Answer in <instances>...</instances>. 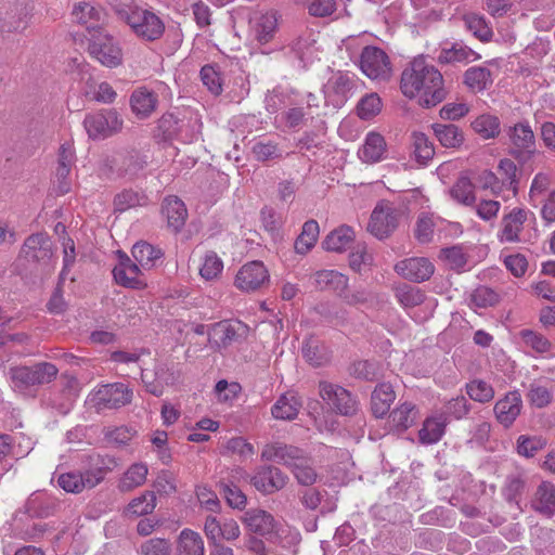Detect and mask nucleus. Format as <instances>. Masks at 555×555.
<instances>
[{"label":"nucleus","mask_w":555,"mask_h":555,"mask_svg":"<svg viewBox=\"0 0 555 555\" xmlns=\"http://www.w3.org/2000/svg\"><path fill=\"white\" fill-rule=\"evenodd\" d=\"M400 89L409 99L420 95L424 107L436 106L447 95L442 74L424 55L414 57L403 69Z\"/></svg>","instance_id":"nucleus-1"},{"label":"nucleus","mask_w":555,"mask_h":555,"mask_svg":"<svg viewBox=\"0 0 555 555\" xmlns=\"http://www.w3.org/2000/svg\"><path fill=\"white\" fill-rule=\"evenodd\" d=\"M90 467L85 473L70 472L60 475L59 486L66 492L79 493L85 488L92 489L98 486L111 469L109 464L114 460L102 457L100 455L89 456Z\"/></svg>","instance_id":"nucleus-2"},{"label":"nucleus","mask_w":555,"mask_h":555,"mask_svg":"<svg viewBox=\"0 0 555 555\" xmlns=\"http://www.w3.org/2000/svg\"><path fill=\"white\" fill-rule=\"evenodd\" d=\"M59 369L50 362H38L34 365H21L10 369V377L15 389L25 391L30 387L53 382Z\"/></svg>","instance_id":"nucleus-3"},{"label":"nucleus","mask_w":555,"mask_h":555,"mask_svg":"<svg viewBox=\"0 0 555 555\" xmlns=\"http://www.w3.org/2000/svg\"><path fill=\"white\" fill-rule=\"evenodd\" d=\"M126 23L133 33L145 41H155L165 33V24L154 12L134 8L126 14Z\"/></svg>","instance_id":"nucleus-4"},{"label":"nucleus","mask_w":555,"mask_h":555,"mask_svg":"<svg viewBox=\"0 0 555 555\" xmlns=\"http://www.w3.org/2000/svg\"><path fill=\"white\" fill-rule=\"evenodd\" d=\"M511 141L508 154L518 163L525 164L535 153V135L528 121L517 122L506 129Z\"/></svg>","instance_id":"nucleus-5"},{"label":"nucleus","mask_w":555,"mask_h":555,"mask_svg":"<svg viewBox=\"0 0 555 555\" xmlns=\"http://www.w3.org/2000/svg\"><path fill=\"white\" fill-rule=\"evenodd\" d=\"M362 73L373 80L387 81L391 77L392 68L387 53L374 46L363 48L360 55Z\"/></svg>","instance_id":"nucleus-6"},{"label":"nucleus","mask_w":555,"mask_h":555,"mask_svg":"<svg viewBox=\"0 0 555 555\" xmlns=\"http://www.w3.org/2000/svg\"><path fill=\"white\" fill-rule=\"evenodd\" d=\"M88 51L92 57L106 67H117L122 63V51L118 42L108 34H92Z\"/></svg>","instance_id":"nucleus-7"},{"label":"nucleus","mask_w":555,"mask_h":555,"mask_svg":"<svg viewBox=\"0 0 555 555\" xmlns=\"http://www.w3.org/2000/svg\"><path fill=\"white\" fill-rule=\"evenodd\" d=\"M320 397L336 413L345 416H352L357 413L358 402L350 391L344 387L330 382L319 383Z\"/></svg>","instance_id":"nucleus-8"},{"label":"nucleus","mask_w":555,"mask_h":555,"mask_svg":"<svg viewBox=\"0 0 555 555\" xmlns=\"http://www.w3.org/2000/svg\"><path fill=\"white\" fill-rule=\"evenodd\" d=\"M83 126L91 139H104L121 130L122 119L115 109H104L87 115Z\"/></svg>","instance_id":"nucleus-9"},{"label":"nucleus","mask_w":555,"mask_h":555,"mask_svg":"<svg viewBox=\"0 0 555 555\" xmlns=\"http://www.w3.org/2000/svg\"><path fill=\"white\" fill-rule=\"evenodd\" d=\"M132 390L124 383L102 385L91 397L98 412L105 409H119L132 400Z\"/></svg>","instance_id":"nucleus-10"},{"label":"nucleus","mask_w":555,"mask_h":555,"mask_svg":"<svg viewBox=\"0 0 555 555\" xmlns=\"http://www.w3.org/2000/svg\"><path fill=\"white\" fill-rule=\"evenodd\" d=\"M289 477L278 466L261 465L256 468L250 483L262 494L270 495L286 487Z\"/></svg>","instance_id":"nucleus-11"},{"label":"nucleus","mask_w":555,"mask_h":555,"mask_svg":"<svg viewBox=\"0 0 555 555\" xmlns=\"http://www.w3.org/2000/svg\"><path fill=\"white\" fill-rule=\"evenodd\" d=\"M52 245V241L48 234H31L25 240L22 246L20 259H24L31 264L46 266L53 255Z\"/></svg>","instance_id":"nucleus-12"},{"label":"nucleus","mask_w":555,"mask_h":555,"mask_svg":"<svg viewBox=\"0 0 555 555\" xmlns=\"http://www.w3.org/2000/svg\"><path fill=\"white\" fill-rule=\"evenodd\" d=\"M146 157L139 151L131 150L117 153L112 158L105 159V167L118 177L133 179L146 166Z\"/></svg>","instance_id":"nucleus-13"},{"label":"nucleus","mask_w":555,"mask_h":555,"mask_svg":"<svg viewBox=\"0 0 555 555\" xmlns=\"http://www.w3.org/2000/svg\"><path fill=\"white\" fill-rule=\"evenodd\" d=\"M401 212L389 205H377L370 218L367 231L384 240L388 237L398 227Z\"/></svg>","instance_id":"nucleus-14"},{"label":"nucleus","mask_w":555,"mask_h":555,"mask_svg":"<svg viewBox=\"0 0 555 555\" xmlns=\"http://www.w3.org/2000/svg\"><path fill=\"white\" fill-rule=\"evenodd\" d=\"M269 283V272L261 261L244 264L236 274L235 285L244 292H255Z\"/></svg>","instance_id":"nucleus-15"},{"label":"nucleus","mask_w":555,"mask_h":555,"mask_svg":"<svg viewBox=\"0 0 555 555\" xmlns=\"http://www.w3.org/2000/svg\"><path fill=\"white\" fill-rule=\"evenodd\" d=\"M395 271L405 280L422 283L431 278L435 267L427 258L412 257L397 262Z\"/></svg>","instance_id":"nucleus-16"},{"label":"nucleus","mask_w":555,"mask_h":555,"mask_svg":"<svg viewBox=\"0 0 555 555\" xmlns=\"http://www.w3.org/2000/svg\"><path fill=\"white\" fill-rule=\"evenodd\" d=\"M243 524L254 534L271 540L275 535L276 522L274 517L259 508L248 509L242 517Z\"/></svg>","instance_id":"nucleus-17"},{"label":"nucleus","mask_w":555,"mask_h":555,"mask_svg":"<svg viewBox=\"0 0 555 555\" xmlns=\"http://www.w3.org/2000/svg\"><path fill=\"white\" fill-rule=\"evenodd\" d=\"M247 332L242 323L232 324L228 321H220L211 326L209 332V343L218 348H227L233 343L244 338Z\"/></svg>","instance_id":"nucleus-18"},{"label":"nucleus","mask_w":555,"mask_h":555,"mask_svg":"<svg viewBox=\"0 0 555 555\" xmlns=\"http://www.w3.org/2000/svg\"><path fill=\"white\" fill-rule=\"evenodd\" d=\"M522 409V399L517 390L507 392L504 398L494 404V414L500 424L509 427L519 416Z\"/></svg>","instance_id":"nucleus-19"},{"label":"nucleus","mask_w":555,"mask_h":555,"mask_svg":"<svg viewBox=\"0 0 555 555\" xmlns=\"http://www.w3.org/2000/svg\"><path fill=\"white\" fill-rule=\"evenodd\" d=\"M300 451V448L293 444L271 442L263 446L261 460L266 462H275L288 468L294 460H298L297 455Z\"/></svg>","instance_id":"nucleus-20"},{"label":"nucleus","mask_w":555,"mask_h":555,"mask_svg":"<svg viewBox=\"0 0 555 555\" xmlns=\"http://www.w3.org/2000/svg\"><path fill=\"white\" fill-rule=\"evenodd\" d=\"M354 81L352 77L343 72H337L331 77L325 86V95L328 98L334 105H343L348 93L353 89Z\"/></svg>","instance_id":"nucleus-21"},{"label":"nucleus","mask_w":555,"mask_h":555,"mask_svg":"<svg viewBox=\"0 0 555 555\" xmlns=\"http://www.w3.org/2000/svg\"><path fill=\"white\" fill-rule=\"evenodd\" d=\"M297 459L294 460L288 469L299 485L305 487L312 486L318 480V473L313 466L312 457L301 449Z\"/></svg>","instance_id":"nucleus-22"},{"label":"nucleus","mask_w":555,"mask_h":555,"mask_svg":"<svg viewBox=\"0 0 555 555\" xmlns=\"http://www.w3.org/2000/svg\"><path fill=\"white\" fill-rule=\"evenodd\" d=\"M73 16L79 24L86 26L87 30L96 34L101 33L100 29L104 23L105 12L90 3L81 2L75 5Z\"/></svg>","instance_id":"nucleus-23"},{"label":"nucleus","mask_w":555,"mask_h":555,"mask_svg":"<svg viewBox=\"0 0 555 555\" xmlns=\"http://www.w3.org/2000/svg\"><path fill=\"white\" fill-rule=\"evenodd\" d=\"M162 214L173 232H179L185 224L188 210L184 203L177 196H167L162 205Z\"/></svg>","instance_id":"nucleus-24"},{"label":"nucleus","mask_w":555,"mask_h":555,"mask_svg":"<svg viewBox=\"0 0 555 555\" xmlns=\"http://www.w3.org/2000/svg\"><path fill=\"white\" fill-rule=\"evenodd\" d=\"M301 352L306 361L314 367L324 366L331 361L332 352L328 347L313 336L305 340Z\"/></svg>","instance_id":"nucleus-25"},{"label":"nucleus","mask_w":555,"mask_h":555,"mask_svg":"<svg viewBox=\"0 0 555 555\" xmlns=\"http://www.w3.org/2000/svg\"><path fill=\"white\" fill-rule=\"evenodd\" d=\"M532 508L550 518L555 515V486L550 481H542L534 493Z\"/></svg>","instance_id":"nucleus-26"},{"label":"nucleus","mask_w":555,"mask_h":555,"mask_svg":"<svg viewBox=\"0 0 555 555\" xmlns=\"http://www.w3.org/2000/svg\"><path fill=\"white\" fill-rule=\"evenodd\" d=\"M139 266V263L132 262L129 257L125 256L113 270L115 281L125 287L140 288L143 283L140 280Z\"/></svg>","instance_id":"nucleus-27"},{"label":"nucleus","mask_w":555,"mask_h":555,"mask_svg":"<svg viewBox=\"0 0 555 555\" xmlns=\"http://www.w3.org/2000/svg\"><path fill=\"white\" fill-rule=\"evenodd\" d=\"M396 399L395 390L389 383L378 384L371 396V410L375 417H384Z\"/></svg>","instance_id":"nucleus-28"},{"label":"nucleus","mask_w":555,"mask_h":555,"mask_svg":"<svg viewBox=\"0 0 555 555\" xmlns=\"http://www.w3.org/2000/svg\"><path fill=\"white\" fill-rule=\"evenodd\" d=\"M527 220V212L521 208H514L508 215L502 219V242H519V233Z\"/></svg>","instance_id":"nucleus-29"},{"label":"nucleus","mask_w":555,"mask_h":555,"mask_svg":"<svg viewBox=\"0 0 555 555\" xmlns=\"http://www.w3.org/2000/svg\"><path fill=\"white\" fill-rule=\"evenodd\" d=\"M449 417L444 414L427 417L418 431L420 442L423 444L437 443L443 436Z\"/></svg>","instance_id":"nucleus-30"},{"label":"nucleus","mask_w":555,"mask_h":555,"mask_svg":"<svg viewBox=\"0 0 555 555\" xmlns=\"http://www.w3.org/2000/svg\"><path fill=\"white\" fill-rule=\"evenodd\" d=\"M386 141L380 133H367L364 144L359 150V157L367 164H374L383 159L386 153Z\"/></svg>","instance_id":"nucleus-31"},{"label":"nucleus","mask_w":555,"mask_h":555,"mask_svg":"<svg viewBox=\"0 0 555 555\" xmlns=\"http://www.w3.org/2000/svg\"><path fill=\"white\" fill-rule=\"evenodd\" d=\"M314 283L320 291H333L343 296L348 287V278L335 270H321L314 274Z\"/></svg>","instance_id":"nucleus-32"},{"label":"nucleus","mask_w":555,"mask_h":555,"mask_svg":"<svg viewBox=\"0 0 555 555\" xmlns=\"http://www.w3.org/2000/svg\"><path fill=\"white\" fill-rule=\"evenodd\" d=\"M470 56L473 60L480 59V55L469 47L462 42H454L450 48H442L438 55L439 64H457L469 61Z\"/></svg>","instance_id":"nucleus-33"},{"label":"nucleus","mask_w":555,"mask_h":555,"mask_svg":"<svg viewBox=\"0 0 555 555\" xmlns=\"http://www.w3.org/2000/svg\"><path fill=\"white\" fill-rule=\"evenodd\" d=\"M157 95L145 88L135 90L130 98L132 112L140 118L150 116L156 107Z\"/></svg>","instance_id":"nucleus-34"},{"label":"nucleus","mask_w":555,"mask_h":555,"mask_svg":"<svg viewBox=\"0 0 555 555\" xmlns=\"http://www.w3.org/2000/svg\"><path fill=\"white\" fill-rule=\"evenodd\" d=\"M353 230L348 225H340L326 235L322 246L327 251L341 253L353 242Z\"/></svg>","instance_id":"nucleus-35"},{"label":"nucleus","mask_w":555,"mask_h":555,"mask_svg":"<svg viewBox=\"0 0 555 555\" xmlns=\"http://www.w3.org/2000/svg\"><path fill=\"white\" fill-rule=\"evenodd\" d=\"M392 289L396 299L404 309L421 306L426 299V294L420 287L411 284L400 283Z\"/></svg>","instance_id":"nucleus-36"},{"label":"nucleus","mask_w":555,"mask_h":555,"mask_svg":"<svg viewBox=\"0 0 555 555\" xmlns=\"http://www.w3.org/2000/svg\"><path fill=\"white\" fill-rule=\"evenodd\" d=\"M177 553L178 555H204V541L199 533L188 528L183 529L178 538Z\"/></svg>","instance_id":"nucleus-37"},{"label":"nucleus","mask_w":555,"mask_h":555,"mask_svg":"<svg viewBox=\"0 0 555 555\" xmlns=\"http://www.w3.org/2000/svg\"><path fill=\"white\" fill-rule=\"evenodd\" d=\"M431 128L440 144L447 149H456L464 141L463 131L453 124H434Z\"/></svg>","instance_id":"nucleus-38"},{"label":"nucleus","mask_w":555,"mask_h":555,"mask_svg":"<svg viewBox=\"0 0 555 555\" xmlns=\"http://www.w3.org/2000/svg\"><path fill=\"white\" fill-rule=\"evenodd\" d=\"M462 22L466 30L473 34L481 42H489L493 37V30L482 15L477 13H466L462 16Z\"/></svg>","instance_id":"nucleus-39"},{"label":"nucleus","mask_w":555,"mask_h":555,"mask_svg":"<svg viewBox=\"0 0 555 555\" xmlns=\"http://www.w3.org/2000/svg\"><path fill=\"white\" fill-rule=\"evenodd\" d=\"M156 507V496L153 491H145L138 498H134L124 509V516L137 518L152 514Z\"/></svg>","instance_id":"nucleus-40"},{"label":"nucleus","mask_w":555,"mask_h":555,"mask_svg":"<svg viewBox=\"0 0 555 555\" xmlns=\"http://www.w3.org/2000/svg\"><path fill=\"white\" fill-rule=\"evenodd\" d=\"M492 74L483 66H473L464 73V83L474 92H481L492 85Z\"/></svg>","instance_id":"nucleus-41"},{"label":"nucleus","mask_w":555,"mask_h":555,"mask_svg":"<svg viewBox=\"0 0 555 555\" xmlns=\"http://www.w3.org/2000/svg\"><path fill=\"white\" fill-rule=\"evenodd\" d=\"M147 472V466L145 464H132L119 479L118 489L121 492H130L142 486L146 480Z\"/></svg>","instance_id":"nucleus-42"},{"label":"nucleus","mask_w":555,"mask_h":555,"mask_svg":"<svg viewBox=\"0 0 555 555\" xmlns=\"http://www.w3.org/2000/svg\"><path fill=\"white\" fill-rule=\"evenodd\" d=\"M527 479L522 474H511L506 477L502 494L508 503H514L519 509L520 498L525 493Z\"/></svg>","instance_id":"nucleus-43"},{"label":"nucleus","mask_w":555,"mask_h":555,"mask_svg":"<svg viewBox=\"0 0 555 555\" xmlns=\"http://www.w3.org/2000/svg\"><path fill=\"white\" fill-rule=\"evenodd\" d=\"M418 417V410L415 404L411 402H403L390 413V418L393 426L404 431L410 428Z\"/></svg>","instance_id":"nucleus-44"},{"label":"nucleus","mask_w":555,"mask_h":555,"mask_svg":"<svg viewBox=\"0 0 555 555\" xmlns=\"http://www.w3.org/2000/svg\"><path fill=\"white\" fill-rule=\"evenodd\" d=\"M300 405L294 395H282L273 404L271 413L276 420L292 421L297 417Z\"/></svg>","instance_id":"nucleus-45"},{"label":"nucleus","mask_w":555,"mask_h":555,"mask_svg":"<svg viewBox=\"0 0 555 555\" xmlns=\"http://www.w3.org/2000/svg\"><path fill=\"white\" fill-rule=\"evenodd\" d=\"M319 223L311 219L304 223L302 231L295 241V250L298 254H307L317 243L319 237Z\"/></svg>","instance_id":"nucleus-46"},{"label":"nucleus","mask_w":555,"mask_h":555,"mask_svg":"<svg viewBox=\"0 0 555 555\" xmlns=\"http://www.w3.org/2000/svg\"><path fill=\"white\" fill-rule=\"evenodd\" d=\"M149 197L139 191L125 189L114 197V208L116 211L124 212L128 209L147 205Z\"/></svg>","instance_id":"nucleus-47"},{"label":"nucleus","mask_w":555,"mask_h":555,"mask_svg":"<svg viewBox=\"0 0 555 555\" xmlns=\"http://www.w3.org/2000/svg\"><path fill=\"white\" fill-rule=\"evenodd\" d=\"M132 256L142 268L151 269L160 259L163 253L146 242H138L132 247Z\"/></svg>","instance_id":"nucleus-48"},{"label":"nucleus","mask_w":555,"mask_h":555,"mask_svg":"<svg viewBox=\"0 0 555 555\" xmlns=\"http://www.w3.org/2000/svg\"><path fill=\"white\" fill-rule=\"evenodd\" d=\"M472 128L483 139H494L501 132V122L494 115L482 114L472 122Z\"/></svg>","instance_id":"nucleus-49"},{"label":"nucleus","mask_w":555,"mask_h":555,"mask_svg":"<svg viewBox=\"0 0 555 555\" xmlns=\"http://www.w3.org/2000/svg\"><path fill=\"white\" fill-rule=\"evenodd\" d=\"M251 153L255 159L261 163L276 160L283 157V150L276 142L271 140L257 141L251 147Z\"/></svg>","instance_id":"nucleus-50"},{"label":"nucleus","mask_w":555,"mask_h":555,"mask_svg":"<svg viewBox=\"0 0 555 555\" xmlns=\"http://www.w3.org/2000/svg\"><path fill=\"white\" fill-rule=\"evenodd\" d=\"M451 197L460 204L469 206L475 203L474 185L469 178L461 177L450 189Z\"/></svg>","instance_id":"nucleus-51"},{"label":"nucleus","mask_w":555,"mask_h":555,"mask_svg":"<svg viewBox=\"0 0 555 555\" xmlns=\"http://www.w3.org/2000/svg\"><path fill=\"white\" fill-rule=\"evenodd\" d=\"M383 103L377 93L373 92L364 95L357 105V114L363 120H369L378 115Z\"/></svg>","instance_id":"nucleus-52"},{"label":"nucleus","mask_w":555,"mask_h":555,"mask_svg":"<svg viewBox=\"0 0 555 555\" xmlns=\"http://www.w3.org/2000/svg\"><path fill=\"white\" fill-rule=\"evenodd\" d=\"M498 168L499 171L504 176L502 185L511 190L513 195L516 196L519 185L518 168L516 164L509 158H503L500 160Z\"/></svg>","instance_id":"nucleus-53"},{"label":"nucleus","mask_w":555,"mask_h":555,"mask_svg":"<svg viewBox=\"0 0 555 555\" xmlns=\"http://www.w3.org/2000/svg\"><path fill=\"white\" fill-rule=\"evenodd\" d=\"M414 154L418 163L426 164L435 155V149L428 138L422 132L412 135Z\"/></svg>","instance_id":"nucleus-54"},{"label":"nucleus","mask_w":555,"mask_h":555,"mask_svg":"<svg viewBox=\"0 0 555 555\" xmlns=\"http://www.w3.org/2000/svg\"><path fill=\"white\" fill-rule=\"evenodd\" d=\"M278 20L274 13L263 14L256 25V38L260 43H267L276 30Z\"/></svg>","instance_id":"nucleus-55"},{"label":"nucleus","mask_w":555,"mask_h":555,"mask_svg":"<svg viewBox=\"0 0 555 555\" xmlns=\"http://www.w3.org/2000/svg\"><path fill=\"white\" fill-rule=\"evenodd\" d=\"M546 446V440L540 436H520L517 440V452L526 457H533Z\"/></svg>","instance_id":"nucleus-56"},{"label":"nucleus","mask_w":555,"mask_h":555,"mask_svg":"<svg viewBox=\"0 0 555 555\" xmlns=\"http://www.w3.org/2000/svg\"><path fill=\"white\" fill-rule=\"evenodd\" d=\"M349 373L356 378L374 380L378 375V364L370 360H359L350 365Z\"/></svg>","instance_id":"nucleus-57"},{"label":"nucleus","mask_w":555,"mask_h":555,"mask_svg":"<svg viewBox=\"0 0 555 555\" xmlns=\"http://www.w3.org/2000/svg\"><path fill=\"white\" fill-rule=\"evenodd\" d=\"M140 552L142 555H170L172 544L168 539L152 538L140 545Z\"/></svg>","instance_id":"nucleus-58"},{"label":"nucleus","mask_w":555,"mask_h":555,"mask_svg":"<svg viewBox=\"0 0 555 555\" xmlns=\"http://www.w3.org/2000/svg\"><path fill=\"white\" fill-rule=\"evenodd\" d=\"M223 269L222 260L215 251H209L205 256L204 263L199 269V274L203 279L210 281L216 279Z\"/></svg>","instance_id":"nucleus-59"},{"label":"nucleus","mask_w":555,"mask_h":555,"mask_svg":"<svg viewBox=\"0 0 555 555\" xmlns=\"http://www.w3.org/2000/svg\"><path fill=\"white\" fill-rule=\"evenodd\" d=\"M466 389L470 399L478 402H489L494 396L493 388L480 379L468 383Z\"/></svg>","instance_id":"nucleus-60"},{"label":"nucleus","mask_w":555,"mask_h":555,"mask_svg":"<svg viewBox=\"0 0 555 555\" xmlns=\"http://www.w3.org/2000/svg\"><path fill=\"white\" fill-rule=\"evenodd\" d=\"M527 398L530 404L538 409L547 406L553 400L552 392L546 387L537 384L530 385Z\"/></svg>","instance_id":"nucleus-61"},{"label":"nucleus","mask_w":555,"mask_h":555,"mask_svg":"<svg viewBox=\"0 0 555 555\" xmlns=\"http://www.w3.org/2000/svg\"><path fill=\"white\" fill-rule=\"evenodd\" d=\"M135 434L137 431L131 427L119 426L114 429H108L105 433V439L115 447H122L128 444Z\"/></svg>","instance_id":"nucleus-62"},{"label":"nucleus","mask_w":555,"mask_h":555,"mask_svg":"<svg viewBox=\"0 0 555 555\" xmlns=\"http://www.w3.org/2000/svg\"><path fill=\"white\" fill-rule=\"evenodd\" d=\"M470 299L476 307L487 308L499 302V295L487 286H480L474 291Z\"/></svg>","instance_id":"nucleus-63"},{"label":"nucleus","mask_w":555,"mask_h":555,"mask_svg":"<svg viewBox=\"0 0 555 555\" xmlns=\"http://www.w3.org/2000/svg\"><path fill=\"white\" fill-rule=\"evenodd\" d=\"M441 255L449 262L451 269L454 270L463 269L468 260L467 254L463 250V247L460 245L443 248L441 250Z\"/></svg>","instance_id":"nucleus-64"}]
</instances>
